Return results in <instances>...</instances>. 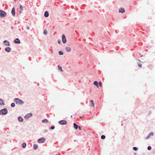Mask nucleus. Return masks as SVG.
I'll use <instances>...</instances> for the list:
<instances>
[{
	"label": "nucleus",
	"instance_id": "obj_3",
	"mask_svg": "<svg viewBox=\"0 0 155 155\" xmlns=\"http://www.w3.org/2000/svg\"><path fill=\"white\" fill-rule=\"evenodd\" d=\"M6 15V13L4 11L0 10V17L1 18H4Z\"/></svg>",
	"mask_w": 155,
	"mask_h": 155
},
{
	"label": "nucleus",
	"instance_id": "obj_19",
	"mask_svg": "<svg viewBox=\"0 0 155 155\" xmlns=\"http://www.w3.org/2000/svg\"><path fill=\"white\" fill-rule=\"evenodd\" d=\"M38 147V145L36 144H34L33 145V149L34 150H36Z\"/></svg>",
	"mask_w": 155,
	"mask_h": 155
},
{
	"label": "nucleus",
	"instance_id": "obj_11",
	"mask_svg": "<svg viewBox=\"0 0 155 155\" xmlns=\"http://www.w3.org/2000/svg\"><path fill=\"white\" fill-rule=\"evenodd\" d=\"M11 13L12 16H14L15 15V7L13 8H12Z\"/></svg>",
	"mask_w": 155,
	"mask_h": 155
},
{
	"label": "nucleus",
	"instance_id": "obj_4",
	"mask_svg": "<svg viewBox=\"0 0 155 155\" xmlns=\"http://www.w3.org/2000/svg\"><path fill=\"white\" fill-rule=\"evenodd\" d=\"M45 139L41 137L38 140V142L39 143H43L45 142Z\"/></svg>",
	"mask_w": 155,
	"mask_h": 155
},
{
	"label": "nucleus",
	"instance_id": "obj_18",
	"mask_svg": "<svg viewBox=\"0 0 155 155\" xmlns=\"http://www.w3.org/2000/svg\"><path fill=\"white\" fill-rule=\"evenodd\" d=\"M74 128L76 129H78V125L77 124L75 123H74Z\"/></svg>",
	"mask_w": 155,
	"mask_h": 155
},
{
	"label": "nucleus",
	"instance_id": "obj_26",
	"mask_svg": "<svg viewBox=\"0 0 155 155\" xmlns=\"http://www.w3.org/2000/svg\"><path fill=\"white\" fill-rule=\"evenodd\" d=\"M59 54L60 55H62L63 54V52L62 51H59Z\"/></svg>",
	"mask_w": 155,
	"mask_h": 155
},
{
	"label": "nucleus",
	"instance_id": "obj_10",
	"mask_svg": "<svg viewBox=\"0 0 155 155\" xmlns=\"http://www.w3.org/2000/svg\"><path fill=\"white\" fill-rule=\"evenodd\" d=\"M5 51L7 52H10L11 51V48L9 47H6L5 48Z\"/></svg>",
	"mask_w": 155,
	"mask_h": 155
},
{
	"label": "nucleus",
	"instance_id": "obj_41",
	"mask_svg": "<svg viewBox=\"0 0 155 155\" xmlns=\"http://www.w3.org/2000/svg\"><path fill=\"white\" fill-rule=\"evenodd\" d=\"M21 11L19 12V13H21Z\"/></svg>",
	"mask_w": 155,
	"mask_h": 155
},
{
	"label": "nucleus",
	"instance_id": "obj_24",
	"mask_svg": "<svg viewBox=\"0 0 155 155\" xmlns=\"http://www.w3.org/2000/svg\"><path fill=\"white\" fill-rule=\"evenodd\" d=\"M47 34V31L46 29H45L44 31V35H46Z\"/></svg>",
	"mask_w": 155,
	"mask_h": 155
},
{
	"label": "nucleus",
	"instance_id": "obj_23",
	"mask_svg": "<svg viewBox=\"0 0 155 155\" xmlns=\"http://www.w3.org/2000/svg\"><path fill=\"white\" fill-rule=\"evenodd\" d=\"M58 69L60 70L61 71H63V70L62 69V68L61 66H60V65H58Z\"/></svg>",
	"mask_w": 155,
	"mask_h": 155
},
{
	"label": "nucleus",
	"instance_id": "obj_40",
	"mask_svg": "<svg viewBox=\"0 0 155 155\" xmlns=\"http://www.w3.org/2000/svg\"><path fill=\"white\" fill-rule=\"evenodd\" d=\"M11 28H12V29H13V27L12 26V27H11Z\"/></svg>",
	"mask_w": 155,
	"mask_h": 155
},
{
	"label": "nucleus",
	"instance_id": "obj_16",
	"mask_svg": "<svg viewBox=\"0 0 155 155\" xmlns=\"http://www.w3.org/2000/svg\"><path fill=\"white\" fill-rule=\"evenodd\" d=\"M66 51H67V52H70L71 50V48L69 47H66Z\"/></svg>",
	"mask_w": 155,
	"mask_h": 155
},
{
	"label": "nucleus",
	"instance_id": "obj_8",
	"mask_svg": "<svg viewBox=\"0 0 155 155\" xmlns=\"http://www.w3.org/2000/svg\"><path fill=\"white\" fill-rule=\"evenodd\" d=\"M32 115V113H30L26 114L25 116V118L26 119H28Z\"/></svg>",
	"mask_w": 155,
	"mask_h": 155
},
{
	"label": "nucleus",
	"instance_id": "obj_1",
	"mask_svg": "<svg viewBox=\"0 0 155 155\" xmlns=\"http://www.w3.org/2000/svg\"><path fill=\"white\" fill-rule=\"evenodd\" d=\"M16 104L22 105L24 104V102L21 100L20 99L18 98H15L14 100Z\"/></svg>",
	"mask_w": 155,
	"mask_h": 155
},
{
	"label": "nucleus",
	"instance_id": "obj_31",
	"mask_svg": "<svg viewBox=\"0 0 155 155\" xmlns=\"http://www.w3.org/2000/svg\"><path fill=\"white\" fill-rule=\"evenodd\" d=\"M153 135L154 134L153 132H150L148 134V135H150V136H153Z\"/></svg>",
	"mask_w": 155,
	"mask_h": 155
},
{
	"label": "nucleus",
	"instance_id": "obj_13",
	"mask_svg": "<svg viewBox=\"0 0 155 155\" xmlns=\"http://www.w3.org/2000/svg\"><path fill=\"white\" fill-rule=\"evenodd\" d=\"M5 105L4 101L1 99H0V106H3Z\"/></svg>",
	"mask_w": 155,
	"mask_h": 155
},
{
	"label": "nucleus",
	"instance_id": "obj_38",
	"mask_svg": "<svg viewBox=\"0 0 155 155\" xmlns=\"http://www.w3.org/2000/svg\"><path fill=\"white\" fill-rule=\"evenodd\" d=\"M78 128H79V129L80 130H81V127H80V126H78Z\"/></svg>",
	"mask_w": 155,
	"mask_h": 155
},
{
	"label": "nucleus",
	"instance_id": "obj_35",
	"mask_svg": "<svg viewBox=\"0 0 155 155\" xmlns=\"http://www.w3.org/2000/svg\"><path fill=\"white\" fill-rule=\"evenodd\" d=\"M138 65L139 67H140V68H141L142 65L141 64L139 63V64H138Z\"/></svg>",
	"mask_w": 155,
	"mask_h": 155
},
{
	"label": "nucleus",
	"instance_id": "obj_37",
	"mask_svg": "<svg viewBox=\"0 0 155 155\" xmlns=\"http://www.w3.org/2000/svg\"><path fill=\"white\" fill-rule=\"evenodd\" d=\"M48 132V130H44V132L45 133H47Z\"/></svg>",
	"mask_w": 155,
	"mask_h": 155
},
{
	"label": "nucleus",
	"instance_id": "obj_33",
	"mask_svg": "<svg viewBox=\"0 0 155 155\" xmlns=\"http://www.w3.org/2000/svg\"><path fill=\"white\" fill-rule=\"evenodd\" d=\"M20 9L21 11L23 10V7L21 5H20Z\"/></svg>",
	"mask_w": 155,
	"mask_h": 155
},
{
	"label": "nucleus",
	"instance_id": "obj_20",
	"mask_svg": "<svg viewBox=\"0 0 155 155\" xmlns=\"http://www.w3.org/2000/svg\"><path fill=\"white\" fill-rule=\"evenodd\" d=\"M42 122L44 123H47L48 122V121L47 119H44L42 120Z\"/></svg>",
	"mask_w": 155,
	"mask_h": 155
},
{
	"label": "nucleus",
	"instance_id": "obj_7",
	"mask_svg": "<svg viewBox=\"0 0 155 155\" xmlns=\"http://www.w3.org/2000/svg\"><path fill=\"white\" fill-rule=\"evenodd\" d=\"M59 123L62 125H65L67 124V121L64 120H62L59 122Z\"/></svg>",
	"mask_w": 155,
	"mask_h": 155
},
{
	"label": "nucleus",
	"instance_id": "obj_39",
	"mask_svg": "<svg viewBox=\"0 0 155 155\" xmlns=\"http://www.w3.org/2000/svg\"><path fill=\"white\" fill-rule=\"evenodd\" d=\"M27 28L28 30H29L30 29V27H29V26H28L27 27Z\"/></svg>",
	"mask_w": 155,
	"mask_h": 155
},
{
	"label": "nucleus",
	"instance_id": "obj_34",
	"mask_svg": "<svg viewBox=\"0 0 155 155\" xmlns=\"http://www.w3.org/2000/svg\"><path fill=\"white\" fill-rule=\"evenodd\" d=\"M150 137V135H148L146 137V139H149Z\"/></svg>",
	"mask_w": 155,
	"mask_h": 155
},
{
	"label": "nucleus",
	"instance_id": "obj_9",
	"mask_svg": "<svg viewBox=\"0 0 155 155\" xmlns=\"http://www.w3.org/2000/svg\"><path fill=\"white\" fill-rule=\"evenodd\" d=\"M14 42L15 43L18 44H20L21 42L20 40L18 38H17L14 41Z\"/></svg>",
	"mask_w": 155,
	"mask_h": 155
},
{
	"label": "nucleus",
	"instance_id": "obj_2",
	"mask_svg": "<svg viewBox=\"0 0 155 155\" xmlns=\"http://www.w3.org/2000/svg\"><path fill=\"white\" fill-rule=\"evenodd\" d=\"M8 113L7 109L6 108H4L0 110V115H5L7 114Z\"/></svg>",
	"mask_w": 155,
	"mask_h": 155
},
{
	"label": "nucleus",
	"instance_id": "obj_22",
	"mask_svg": "<svg viewBox=\"0 0 155 155\" xmlns=\"http://www.w3.org/2000/svg\"><path fill=\"white\" fill-rule=\"evenodd\" d=\"M90 102L91 103V106L93 107H94V102H93V100H91L90 101Z\"/></svg>",
	"mask_w": 155,
	"mask_h": 155
},
{
	"label": "nucleus",
	"instance_id": "obj_21",
	"mask_svg": "<svg viewBox=\"0 0 155 155\" xmlns=\"http://www.w3.org/2000/svg\"><path fill=\"white\" fill-rule=\"evenodd\" d=\"M26 143H24L21 144V147L23 148H25L26 147Z\"/></svg>",
	"mask_w": 155,
	"mask_h": 155
},
{
	"label": "nucleus",
	"instance_id": "obj_14",
	"mask_svg": "<svg viewBox=\"0 0 155 155\" xmlns=\"http://www.w3.org/2000/svg\"><path fill=\"white\" fill-rule=\"evenodd\" d=\"M18 120L20 122H22L23 121V119L22 118L21 116H19L18 117Z\"/></svg>",
	"mask_w": 155,
	"mask_h": 155
},
{
	"label": "nucleus",
	"instance_id": "obj_27",
	"mask_svg": "<svg viewBox=\"0 0 155 155\" xmlns=\"http://www.w3.org/2000/svg\"><path fill=\"white\" fill-rule=\"evenodd\" d=\"M101 138L102 139H104L105 138V136L104 135H102L101 137Z\"/></svg>",
	"mask_w": 155,
	"mask_h": 155
},
{
	"label": "nucleus",
	"instance_id": "obj_12",
	"mask_svg": "<svg viewBox=\"0 0 155 155\" xmlns=\"http://www.w3.org/2000/svg\"><path fill=\"white\" fill-rule=\"evenodd\" d=\"M119 12L120 13H123L125 12V10L124 8H121L119 9Z\"/></svg>",
	"mask_w": 155,
	"mask_h": 155
},
{
	"label": "nucleus",
	"instance_id": "obj_17",
	"mask_svg": "<svg viewBox=\"0 0 155 155\" xmlns=\"http://www.w3.org/2000/svg\"><path fill=\"white\" fill-rule=\"evenodd\" d=\"M93 84L95 85L97 87H99V85H98V82L97 81H94V82Z\"/></svg>",
	"mask_w": 155,
	"mask_h": 155
},
{
	"label": "nucleus",
	"instance_id": "obj_29",
	"mask_svg": "<svg viewBox=\"0 0 155 155\" xmlns=\"http://www.w3.org/2000/svg\"><path fill=\"white\" fill-rule=\"evenodd\" d=\"M55 128V127L54 126H51V127H50V129H51V130H54Z\"/></svg>",
	"mask_w": 155,
	"mask_h": 155
},
{
	"label": "nucleus",
	"instance_id": "obj_43",
	"mask_svg": "<svg viewBox=\"0 0 155 155\" xmlns=\"http://www.w3.org/2000/svg\"><path fill=\"white\" fill-rule=\"evenodd\" d=\"M134 154L135 155L137 154V153H135Z\"/></svg>",
	"mask_w": 155,
	"mask_h": 155
},
{
	"label": "nucleus",
	"instance_id": "obj_32",
	"mask_svg": "<svg viewBox=\"0 0 155 155\" xmlns=\"http://www.w3.org/2000/svg\"><path fill=\"white\" fill-rule=\"evenodd\" d=\"M98 84H99V85L100 87H101L102 86V83L101 82L99 81L98 83Z\"/></svg>",
	"mask_w": 155,
	"mask_h": 155
},
{
	"label": "nucleus",
	"instance_id": "obj_28",
	"mask_svg": "<svg viewBox=\"0 0 155 155\" xmlns=\"http://www.w3.org/2000/svg\"><path fill=\"white\" fill-rule=\"evenodd\" d=\"M133 149L135 151H136L138 150V148L136 147H133Z\"/></svg>",
	"mask_w": 155,
	"mask_h": 155
},
{
	"label": "nucleus",
	"instance_id": "obj_15",
	"mask_svg": "<svg viewBox=\"0 0 155 155\" xmlns=\"http://www.w3.org/2000/svg\"><path fill=\"white\" fill-rule=\"evenodd\" d=\"M44 16L45 17H48L49 15L48 12V11H45L44 13Z\"/></svg>",
	"mask_w": 155,
	"mask_h": 155
},
{
	"label": "nucleus",
	"instance_id": "obj_42",
	"mask_svg": "<svg viewBox=\"0 0 155 155\" xmlns=\"http://www.w3.org/2000/svg\"><path fill=\"white\" fill-rule=\"evenodd\" d=\"M80 118H82V117L81 116H80Z\"/></svg>",
	"mask_w": 155,
	"mask_h": 155
},
{
	"label": "nucleus",
	"instance_id": "obj_25",
	"mask_svg": "<svg viewBox=\"0 0 155 155\" xmlns=\"http://www.w3.org/2000/svg\"><path fill=\"white\" fill-rule=\"evenodd\" d=\"M15 103H13L11 104V107H15Z\"/></svg>",
	"mask_w": 155,
	"mask_h": 155
},
{
	"label": "nucleus",
	"instance_id": "obj_6",
	"mask_svg": "<svg viewBox=\"0 0 155 155\" xmlns=\"http://www.w3.org/2000/svg\"><path fill=\"white\" fill-rule=\"evenodd\" d=\"M3 44L5 46H9L10 44L8 41L5 40L3 41Z\"/></svg>",
	"mask_w": 155,
	"mask_h": 155
},
{
	"label": "nucleus",
	"instance_id": "obj_5",
	"mask_svg": "<svg viewBox=\"0 0 155 155\" xmlns=\"http://www.w3.org/2000/svg\"><path fill=\"white\" fill-rule=\"evenodd\" d=\"M62 41L64 44L65 43L67 42L66 37L64 34L62 35Z\"/></svg>",
	"mask_w": 155,
	"mask_h": 155
},
{
	"label": "nucleus",
	"instance_id": "obj_30",
	"mask_svg": "<svg viewBox=\"0 0 155 155\" xmlns=\"http://www.w3.org/2000/svg\"><path fill=\"white\" fill-rule=\"evenodd\" d=\"M147 149H148V150H151V149H152V148H151V147L150 146H149L147 148Z\"/></svg>",
	"mask_w": 155,
	"mask_h": 155
},
{
	"label": "nucleus",
	"instance_id": "obj_36",
	"mask_svg": "<svg viewBox=\"0 0 155 155\" xmlns=\"http://www.w3.org/2000/svg\"><path fill=\"white\" fill-rule=\"evenodd\" d=\"M61 43V41L60 40H58V43L59 44H60Z\"/></svg>",
	"mask_w": 155,
	"mask_h": 155
}]
</instances>
